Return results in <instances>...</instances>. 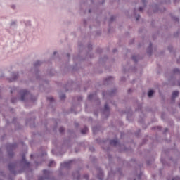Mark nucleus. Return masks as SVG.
<instances>
[{
	"label": "nucleus",
	"mask_w": 180,
	"mask_h": 180,
	"mask_svg": "<svg viewBox=\"0 0 180 180\" xmlns=\"http://www.w3.org/2000/svg\"><path fill=\"white\" fill-rule=\"evenodd\" d=\"M30 167V162L26 160V155L22 154V160L20 162H11L8 165V169L11 174L16 175V174H22L25 169Z\"/></svg>",
	"instance_id": "f257e3e1"
},
{
	"label": "nucleus",
	"mask_w": 180,
	"mask_h": 180,
	"mask_svg": "<svg viewBox=\"0 0 180 180\" xmlns=\"http://www.w3.org/2000/svg\"><path fill=\"white\" fill-rule=\"evenodd\" d=\"M20 101L21 102H25L26 101H29V99H31V101H34V97L33 98V96L30 94V92L26 89H22L20 91Z\"/></svg>",
	"instance_id": "f03ea898"
},
{
	"label": "nucleus",
	"mask_w": 180,
	"mask_h": 180,
	"mask_svg": "<svg viewBox=\"0 0 180 180\" xmlns=\"http://www.w3.org/2000/svg\"><path fill=\"white\" fill-rule=\"evenodd\" d=\"M16 148H18V143H8L6 145V150L8 157L11 158L13 157L15 155V153H13V150H16Z\"/></svg>",
	"instance_id": "7ed1b4c3"
},
{
	"label": "nucleus",
	"mask_w": 180,
	"mask_h": 180,
	"mask_svg": "<svg viewBox=\"0 0 180 180\" xmlns=\"http://www.w3.org/2000/svg\"><path fill=\"white\" fill-rule=\"evenodd\" d=\"M116 92H117V89L114 88L107 91H103L102 96L103 99H108L109 98H112V96H115L116 95Z\"/></svg>",
	"instance_id": "20e7f679"
},
{
	"label": "nucleus",
	"mask_w": 180,
	"mask_h": 180,
	"mask_svg": "<svg viewBox=\"0 0 180 180\" xmlns=\"http://www.w3.org/2000/svg\"><path fill=\"white\" fill-rule=\"evenodd\" d=\"M102 117L104 119H108L109 117V115H110V108H109V104L105 103L104 105V108L101 110Z\"/></svg>",
	"instance_id": "39448f33"
},
{
	"label": "nucleus",
	"mask_w": 180,
	"mask_h": 180,
	"mask_svg": "<svg viewBox=\"0 0 180 180\" xmlns=\"http://www.w3.org/2000/svg\"><path fill=\"white\" fill-rule=\"evenodd\" d=\"M40 65H41V62L40 60H37L34 63V72L35 74L37 79H39V70L37 69V68L40 67Z\"/></svg>",
	"instance_id": "423d86ee"
},
{
	"label": "nucleus",
	"mask_w": 180,
	"mask_h": 180,
	"mask_svg": "<svg viewBox=\"0 0 180 180\" xmlns=\"http://www.w3.org/2000/svg\"><path fill=\"white\" fill-rule=\"evenodd\" d=\"M87 49L89 51L86 53V57L84 60H88L89 58H94V54L91 53V50H92V44H89Z\"/></svg>",
	"instance_id": "0eeeda50"
},
{
	"label": "nucleus",
	"mask_w": 180,
	"mask_h": 180,
	"mask_svg": "<svg viewBox=\"0 0 180 180\" xmlns=\"http://www.w3.org/2000/svg\"><path fill=\"white\" fill-rule=\"evenodd\" d=\"M19 78V73L16 72H13L11 73V77L8 78L9 82H13L14 81H16Z\"/></svg>",
	"instance_id": "6e6552de"
},
{
	"label": "nucleus",
	"mask_w": 180,
	"mask_h": 180,
	"mask_svg": "<svg viewBox=\"0 0 180 180\" xmlns=\"http://www.w3.org/2000/svg\"><path fill=\"white\" fill-rule=\"evenodd\" d=\"M97 177L99 180H103V170L101 167H97Z\"/></svg>",
	"instance_id": "1a4fd4ad"
},
{
	"label": "nucleus",
	"mask_w": 180,
	"mask_h": 180,
	"mask_svg": "<svg viewBox=\"0 0 180 180\" xmlns=\"http://www.w3.org/2000/svg\"><path fill=\"white\" fill-rule=\"evenodd\" d=\"M72 176H73V179L76 180H79V178H81V174H79V170H75L72 172Z\"/></svg>",
	"instance_id": "9d476101"
},
{
	"label": "nucleus",
	"mask_w": 180,
	"mask_h": 180,
	"mask_svg": "<svg viewBox=\"0 0 180 180\" xmlns=\"http://www.w3.org/2000/svg\"><path fill=\"white\" fill-rule=\"evenodd\" d=\"M112 82H113V77H108L103 81V85H110V84H112Z\"/></svg>",
	"instance_id": "9b49d317"
},
{
	"label": "nucleus",
	"mask_w": 180,
	"mask_h": 180,
	"mask_svg": "<svg viewBox=\"0 0 180 180\" xmlns=\"http://www.w3.org/2000/svg\"><path fill=\"white\" fill-rule=\"evenodd\" d=\"M43 172H44V176H43L44 179L49 180L50 179V171L44 169Z\"/></svg>",
	"instance_id": "f8f14e48"
},
{
	"label": "nucleus",
	"mask_w": 180,
	"mask_h": 180,
	"mask_svg": "<svg viewBox=\"0 0 180 180\" xmlns=\"http://www.w3.org/2000/svg\"><path fill=\"white\" fill-rule=\"evenodd\" d=\"M179 95V91H174L172 95V103H175V98Z\"/></svg>",
	"instance_id": "ddd939ff"
},
{
	"label": "nucleus",
	"mask_w": 180,
	"mask_h": 180,
	"mask_svg": "<svg viewBox=\"0 0 180 180\" xmlns=\"http://www.w3.org/2000/svg\"><path fill=\"white\" fill-rule=\"evenodd\" d=\"M71 162H72V160H70L69 162H65L63 163H61L60 165L63 168H70L71 167Z\"/></svg>",
	"instance_id": "4468645a"
},
{
	"label": "nucleus",
	"mask_w": 180,
	"mask_h": 180,
	"mask_svg": "<svg viewBox=\"0 0 180 180\" xmlns=\"http://www.w3.org/2000/svg\"><path fill=\"white\" fill-rule=\"evenodd\" d=\"M108 60V56H105L103 58H100L99 59V64L103 65Z\"/></svg>",
	"instance_id": "2eb2a0df"
},
{
	"label": "nucleus",
	"mask_w": 180,
	"mask_h": 180,
	"mask_svg": "<svg viewBox=\"0 0 180 180\" xmlns=\"http://www.w3.org/2000/svg\"><path fill=\"white\" fill-rule=\"evenodd\" d=\"M147 53L151 56L153 54V43L150 42L149 46L147 49Z\"/></svg>",
	"instance_id": "dca6fc26"
},
{
	"label": "nucleus",
	"mask_w": 180,
	"mask_h": 180,
	"mask_svg": "<svg viewBox=\"0 0 180 180\" xmlns=\"http://www.w3.org/2000/svg\"><path fill=\"white\" fill-rule=\"evenodd\" d=\"M107 168H110V171L108 172V180L110 179V178H112V176H113L115 175V173H113V169H112V167H110V166H106Z\"/></svg>",
	"instance_id": "f3484780"
},
{
	"label": "nucleus",
	"mask_w": 180,
	"mask_h": 180,
	"mask_svg": "<svg viewBox=\"0 0 180 180\" xmlns=\"http://www.w3.org/2000/svg\"><path fill=\"white\" fill-rule=\"evenodd\" d=\"M89 101H92V99H96L98 97L96 96V93L91 94L88 96Z\"/></svg>",
	"instance_id": "a211bd4d"
},
{
	"label": "nucleus",
	"mask_w": 180,
	"mask_h": 180,
	"mask_svg": "<svg viewBox=\"0 0 180 180\" xmlns=\"http://www.w3.org/2000/svg\"><path fill=\"white\" fill-rule=\"evenodd\" d=\"M117 143H118V142H117V140H116V139H112V140L110 141V146H117Z\"/></svg>",
	"instance_id": "6ab92c4d"
},
{
	"label": "nucleus",
	"mask_w": 180,
	"mask_h": 180,
	"mask_svg": "<svg viewBox=\"0 0 180 180\" xmlns=\"http://www.w3.org/2000/svg\"><path fill=\"white\" fill-rule=\"evenodd\" d=\"M154 94H155L154 90H153V89L149 90L148 92V98H153V95H154Z\"/></svg>",
	"instance_id": "aec40b11"
},
{
	"label": "nucleus",
	"mask_w": 180,
	"mask_h": 180,
	"mask_svg": "<svg viewBox=\"0 0 180 180\" xmlns=\"http://www.w3.org/2000/svg\"><path fill=\"white\" fill-rule=\"evenodd\" d=\"M78 46H79V54H81V53H82V49H84V44H82V43H79Z\"/></svg>",
	"instance_id": "412c9836"
},
{
	"label": "nucleus",
	"mask_w": 180,
	"mask_h": 180,
	"mask_svg": "<svg viewBox=\"0 0 180 180\" xmlns=\"http://www.w3.org/2000/svg\"><path fill=\"white\" fill-rule=\"evenodd\" d=\"M82 134H86L88 133V127H84L83 129L81 130Z\"/></svg>",
	"instance_id": "4be33fe9"
},
{
	"label": "nucleus",
	"mask_w": 180,
	"mask_h": 180,
	"mask_svg": "<svg viewBox=\"0 0 180 180\" xmlns=\"http://www.w3.org/2000/svg\"><path fill=\"white\" fill-rule=\"evenodd\" d=\"M134 16L136 18V20H139L140 15L139 14L137 15V13H136V8H134Z\"/></svg>",
	"instance_id": "5701e85b"
},
{
	"label": "nucleus",
	"mask_w": 180,
	"mask_h": 180,
	"mask_svg": "<svg viewBox=\"0 0 180 180\" xmlns=\"http://www.w3.org/2000/svg\"><path fill=\"white\" fill-rule=\"evenodd\" d=\"M173 73L174 74H179L180 75V70L178 68H176L173 70Z\"/></svg>",
	"instance_id": "b1692460"
},
{
	"label": "nucleus",
	"mask_w": 180,
	"mask_h": 180,
	"mask_svg": "<svg viewBox=\"0 0 180 180\" xmlns=\"http://www.w3.org/2000/svg\"><path fill=\"white\" fill-rule=\"evenodd\" d=\"M108 161H109V165H110V164L112 163V161L113 160V158H112V156L110 155V154L108 155Z\"/></svg>",
	"instance_id": "393cba45"
},
{
	"label": "nucleus",
	"mask_w": 180,
	"mask_h": 180,
	"mask_svg": "<svg viewBox=\"0 0 180 180\" xmlns=\"http://www.w3.org/2000/svg\"><path fill=\"white\" fill-rule=\"evenodd\" d=\"M137 106H138L137 108L135 109L136 112H139V111L141 112V108H142L141 104H138Z\"/></svg>",
	"instance_id": "a878e982"
},
{
	"label": "nucleus",
	"mask_w": 180,
	"mask_h": 180,
	"mask_svg": "<svg viewBox=\"0 0 180 180\" xmlns=\"http://www.w3.org/2000/svg\"><path fill=\"white\" fill-rule=\"evenodd\" d=\"M54 165H56V162H54V160H51L49 164L48 165V167H54Z\"/></svg>",
	"instance_id": "bb28decb"
},
{
	"label": "nucleus",
	"mask_w": 180,
	"mask_h": 180,
	"mask_svg": "<svg viewBox=\"0 0 180 180\" xmlns=\"http://www.w3.org/2000/svg\"><path fill=\"white\" fill-rule=\"evenodd\" d=\"M152 130H161V127L158 126V127H152Z\"/></svg>",
	"instance_id": "cd10ccee"
},
{
	"label": "nucleus",
	"mask_w": 180,
	"mask_h": 180,
	"mask_svg": "<svg viewBox=\"0 0 180 180\" xmlns=\"http://www.w3.org/2000/svg\"><path fill=\"white\" fill-rule=\"evenodd\" d=\"M65 98H66V96H65V94H62V95H60V99L61 101H64V99H65Z\"/></svg>",
	"instance_id": "c85d7f7f"
},
{
	"label": "nucleus",
	"mask_w": 180,
	"mask_h": 180,
	"mask_svg": "<svg viewBox=\"0 0 180 180\" xmlns=\"http://www.w3.org/2000/svg\"><path fill=\"white\" fill-rule=\"evenodd\" d=\"M18 102V98H11V103H16Z\"/></svg>",
	"instance_id": "c756f323"
},
{
	"label": "nucleus",
	"mask_w": 180,
	"mask_h": 180,
	"mask_svg": "<svg viewBox=\"0 0 180 180\" xmlns=\"http://www.w3.org/2000/svg\"><path fill=\"white\" fill-rule=\"evenodd\" d=\"M132 60L133 61H134V63H137L139 61V60L137 59V56H132Z\"/></svg>",
	"instance_id": "7c9ffc66"
},
{
	"label": "nucleus",
	"mask_w": 180,
	"mask_h": 180,
	"mask_svg": "<svg viewBox=\"0 0 180 180\" xmlns=\"http://www.w3.org/2000/svg\"><path fill=\"white\" fill-rule=\"evenodd\" d=\"M16 27V22L13 21L11 24V27Z\"/></svg>",
	"instance_id": "2f4dec72"
},
{
	"label": "nucleus",
	"mask_w": 180,
	"mask_h": 180,
	"mask_svg": "<svg viewBox=\"0 0 180 180\" xmlns=\"http://www.w3.org/2000/svg\"><path fill=\"white\" fill-rule=\"evenodd\" d=\"M89 151H91V153H94V151H95V148H94V146H90L89 148Z\"/></svg>",
	"instance_id": "473e14b6"
},
{
	"label": "nucleus",
	"mask_w": 180,
	"mask_h": 180,
	"mask_svg": "<svg viewBox=\"0 0 180 180\" xmlns=\"http://www.w3.org/2000/svg\"><path fill=\"white\" fill-rule=\"evenodd\" d=\"M172 19L174 22H179V18H178V17H172Z\"/></svg>",
	"instance_id": "72a5a7b5"
},
{
	"label": "nucleus",
	"mask_w": 180,
	"mask_h": 180,
	"mask_svg": "<svg viewBox=\"0 0 180 180\" xmlns=\"http://www.w3.org/2000/svg\"><path fill=\"white\" fill-rule=\"evenodd\" d=\"M64 130H65V129H64V127H60V129H59V133H64Z\"/></svg>",
	"instance_id": "f704fd0d"
},
{
	"label": "nucleus",
	"mask_w": 180,
	"mask_h": 180,
	"mask_svg": "<svg viewBox=\"0 0 180 180\" xmlns=\"http://www.w3.org/2000/svg\"><path fill=\"white\" fill-rule=\"evenodd\" d=\"M47 101H50L51 102H53L54 101V98L53 97H48Z\"/></svg>",
	"instance_id": "c9c22d12"
},
{
	"label": "nucleus",
	"mask_w": 180,
	"mask_h": 180,
	"mask_svg": "<svg viewBox=\"0 0 180 180\" xmlns=\"http://www.w3.org/2000/svg\"><path fill=\"white\" fill-rule=\"evenodd\" d=\"M115 20V16H111L110 18V23H112Z\"/></svg>",
	"instance_id": "e433bc0d"
},
{
	"label": "nucleus",
	"mask_w": 180,
	"mask_h": 180,
	"mask_svg": "<svg viewBox=\"0 0 180 180\" xmlns=\"http://www.w3.org/2000/svg\"><path fill=\"white\" fill-rule=\"evenodd\" d=\"M0 176L5 177V172H2V171H0Z\"/></svg>",
	"instance_id": "4c0bfd02"
},
{
	"label": "nucleus",
	"mask_w": 180,
	"mask_h": 180,
	"mask_svg": "<svg viewBox=\"0 0 180 180\" xmlns=\"http://www.w3.org/2000/svg\"><path fill=\"white\" fill-rule=\"evenodd\" d=\"M49 74L50 75H54V70H51L50 72H49Z\"/></svg>",
	"instance_id": "58836bf2"
},
{
	"label": "nucleus",
	"mask_w": 180,
	"mask_h": 180,
	"mask_svg": "<svg viewBox=\"0 0 180 180\" xmlns=\"http://www.w3.org/2000/svg\"><path fill=\"white\" fill-rule=\"evenodd\" d=\"M172 49H173L172 46L170 45L168 46V50L170 53L172 51Z\"/></svg>",
	"instance_id": "ea45409f"
},
{
	"label": "nucleus",
	"mask_w": 180,
	"mask_h": 180,
	"mask_svg": "<svg viewBox=\"0 0 180 180\" xmlns=\"http://www.w3.org/2000/svg\"><path fill=\"white\" fill-rule=\"evenodd\" d=\"M96 51H97V53H102V49L98 48Z\"/></svg>",
	"instance_id": "a19ab883"
},
{
	"label": "nucleus",
	"mask_w": 180,
	"mask_h": 180,
	"mask_svg": "<svg viewBox=\"0 0 180 180\" xmlns=\"http://www.w3.org/2000/svg\"><path fill=\"white\" fill-rule=\"evenodd\" d=\"M172 180H180V177L176 176L174 177Z\"/></svg>",
	"instance_id": "79ce46f5"
},
{
	"label": "nucleus",
	"mask_w": 180,
	"mask_h": 180,
	"mask_svg": "<svg viewBox=\"0 0 180 180\" xmlns=\"http://www.w3.org/2000/svg\"><path fill=\"white\" fill-rule=\"evenodd\" d=\"M130 116H131V114L130 112H129V113H127V120H129Z\"/></svg>",
	"instance_id": "37998d69"
},
{
	"label": "nucleus",
	"mask_w": 180,
	"mask_h": 180,
	"mask_svg": "<svg viewBox=\"0 0 180 180\" xmlns=\"http://www.w3.org/2000/svg\"><path fill=\"white\" fill-rule=\"evenodd\" d=\"M77 101H78L79 102H81V101H82V96H79V97L77 98Z\"/></svg>",
	"instance_id": "c03bdc74"
},
{
	"label": "nucleus",
	"mask_w": 180,
	"mask_h": 180,
	"mask_svg": "<svg viewBox=\"0 0 180 180\" xmlns=\"http://www.w3.org/2000/svg\"><path fill=\"white\" fill-rule=\"evenodd\" d=\"M44 155H47V153L46 152L42 153L41 155V157H43Z\"/></svg>",
	"instance_id": "a18cd8bd"
},
{
	"label": "nucleus",
	"mask_w": 180,
	"mask_h": 180,
	"mask_svg": "<svg viewBox=\"0 0 180 180\" xmlns=\"http://www.w3.org/2000/svg\"><path fill=\"white\" fill-rule=\"evenodd\" d=\"M131 92H133V90H131V89H129L128 94H131Z\"/></svg>",
	"instance_id": "49530a36"
},
{
	"label": "nucleus",
	"mask_w": 180,
	"mask_h": 180,
	"mask_svg": "<svg viewBox=\"0 0 180 180\" xmlns=\"http://www.w3.org/2000/svg\"><path fill=\"white\" fill-rule=\"evenodd\" d=\"M143 7H139V12H142L143 11Z\"/></svg>",
	"instance_id": "de8ad7c7"
},
{
	"label": "nucleus",
	"mask_w": 180,
	"mask_h": 180,
	"mask_svg": "<svg viewBox=\"0 0 180 180\" xmlns=\"http://www.w3.org/2000/svg\"><path fill=\"white\" fill-rule=\"evenodd\" d=\"M146 141H147V139H143V144H146Z\"/></svg>",
	"instance_id": "09e8293b"
},
{
	"label": "nucleus",
	"mask_w": 180,
	"mask_h": 180,
	"mask_svg": "<svg viewBox=\"0 0 180 180\" xmlns=\"http://www.w3.org/2000/svg\"><path fill=\"white\" fill-rule=\"evenodd\" d=\"M167 131H168V128H165L164 131V134H165V133H167Z\"/></svg>",
	"instance_id": "8fccbe9b"
},
{
	"label": "nucleus",
	"mask_w": 180,
	"mask_h": 180,
	"mask_svg": "<svg viewBox=\"0 0 180 180\" xmlns=\"http://www.w3.org/2000/svg\"><path fill=\"white\" fill-rule=\"evenodd\" d=\"M38 180H44V177L41 176V177H39V178L38 179Z\"/></svg>",
	"instance_id": "3c124183"
},
{
	"label": "nucleus",
	"mask_w": 180,
	"mask_h": 180,
	"mask_svg": "<svg viewBox=\"0 0 180 180\" xmlns=\"http://www.w3.org/2000/svg\"><path fill=\"white\" fill-rule=\"evenodd\" d=\"M142 3H143V6H146V0H142Z\"/></svg>",
	"instance_id": "603ef678"
},
{
	"label": "nucleus",
	"mask_w": 180,
	"mask_h": 180,
	"mask_svg": "<svg viewBox=\"0 0 180 180\" xmlns=\"http://www.w3.org/2000/svg\"><path fill=\"white\" fill-rule=\"evenodd\" d=\"M122 81H126V77H123L121 78Z\"/></svg>",
	"instance_id": "864d4df0"
},
{
	"label": "nucleus",
	"mask_w": 180,
	"mask_h": 180,
	"mask_svg": "<svg viewBox=\"0 0 180 180\" xmlns=\"http://www.w3.org/2000/svg\"><path fill=\"white\" fill-rule=\"evenodd\" d=\"M138 179H141V174L138 175Z\"/></svg>",
	"instance_id": "5fc2aeb1"
},
{
	"label": "nucleus",
	"mask_w": 180,
	"mask_h": 180,
	"mask_svg": "<svg viewBox=\"0 0 180 180\" xmlns=\"http://www.w3.org/2000/svg\"><path fill=\"white\" fill-rule=\"evenodd\" d=\"M112 51H113V53H116V51H117V49H114Z\"/></svg>",
	"instance_id": "6e6d98bb"
},
{
	"label": "nucleus",
	"mask_w": 180,
	"mask_h": 180,
	"mask_svg": "<svg viewBox=\"0 0 180 180\" xmlns=\"http://www.w3.org/2000/svg\"><path fill=\"white\" fill-rule=\"evenodd\" d=\"M118 172L120 175H122V171H120V169H118Z\"/></svg>",
	"instance_id": "4d7b16f0"
},
{
	"label": "nucleus",
	"mask_w": 180,
	"mask_h": 180,
	"mask_svg": "<svg viewBox=\"0 0 180 180\" xmlns=\"http://www.w3.org/2000/svg\"><path fill=\"white\" fill-rule=\"evenodd\" d=\"M94 116H98V112H94Z\"/></svg>",
	"instance_id": "13d9d810"
},
{
	"label": "nucleus",
	"mask_w": 180,
	"mask_h": 180,
	"mask_svg": "<svg viewBox=\"0 0 180 180\" xmlns=\"http://www.w3.org/2000/svg\"><path fill=\"white\" fill-rule=\"evenodd\" d=\"M78 126H79V124L78 123H75V127H78Z\"/></svg>",
	"instance_id": "bf43d9fd"
},
{
	"label": "nucleus",
	"mask_w": 180,
	"mask_h": 180,
	"mask_svg": "<svg viewBox=\"0 0 180 180\" xmlns=\"http://www.w3.org/2000/svg\"><path fill=\"white\" fill-rule=\"evenodd\" d=\"M26 124H29V120H26Z\"/></svg>",
	"instance_id": "052dcab7"
},
{
	"label": "nucleus",
	"mask_w": 180,
	"mask_h": 180,
	"mask_svg": "<svg viewBox=\"0 0 180 180\" xmlns=\"http://www.w3.org/2000/svg\"><path fill=\"white\" fill-rule=\"evenodd\" d=\"M67 57H68V58H70V53L67 54Z\"/></svg>",
	"instance_id": "680f3d73"
},
{
	"label": "nucleus",
	"mask_w": 180,
	"mask_h": 180,
	"mask_svg": "<svg viewBox=\"0 0 180 180\" xmlns=\"http://www.w3.org/2000/svg\"><path fill=\"white\" fill-rule=\"evenodd\" d=\"M75 153H78V149L75 148Z\"/></svg>",
	"instance_id": "e2e57ef3"
},
{
	"label": "nucleus",
	"mask_w": 180,
	"mask_h": 180,
	"mask_svg": "<svg viewBox=\"0 0 180 180\" xmlns=\"http://www.w3.org/2000/svg\"><path fill=\"white\" fill-rule=\"evenodd\" d=\"M84 25H86V20H84Z\"/></svg>",
	"instance_id": "0e129e2a"
},
{
	"label": "nucleus",
	"mask_w": 180,
	"mask_h": 180,
	"mask_svg": "<svg viewBox=\"0 0 180 180\" xmlns=\"http://www.w3.org/2000/svg\"><path fill=\"white\" fill-rule=\"evenodd\" d=\"M150 161H147V165H150Z\"/></svg>",
	"instance_id": "69168bd1"
},
{
	"label": "nucleus",
	"mask_w": 180,
	"mask_h": 180,
	"mask_svg": "<svg viewBox=\"0 0 180 180\" xmlns=\"http://www.w3.org/2000/svg\"><path fill=\"white\" fill-rule=\"evenodd\" d=\"M139 122H140V123H143V120H141Z\"/></svg>",
	"instance_id": "338daca9"
},
{
	"label": "nucleus",
	"mask_w": 180,
	"mask_h": 180,
	"mask_svg": "<svg viewBox=\"0 0 180 180\" xmlns=\"http://www.w3.org/2000/svg\"><path fill=\"white\" fill-rule=\"evenodd\" d=\"M112 105H116V103L115 102H112Z\"/></svg>",
	"instance_id": "774afa93"
}]
</instances>
